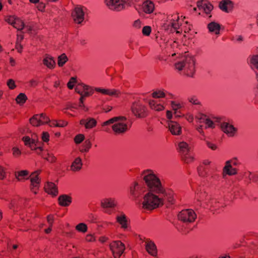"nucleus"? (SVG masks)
I'll return each instance as SVG.
<instances>
[{
	"mask_svg": "<svg viewBox=\"0 0 258 258\" xmlns=\"http://www.w3.org/2000/svg\"><path fill=\"white\" fill-rule=\"evenodd\" d=\"M142 176L143 180L150 190L157 193L163 191V188L159 178L153 170H146L144 171Z\"/></svg>",
	"mask_w": 258,
	"mask_h": 258,
	"instance_id": "1",
	"label": "nucleus"
},
{
	"mask_svg": "<svg viewBox=\"0 0 258 258\" xmlns=\"http://www.w3.org/2000/svg\"><path fill=\"white\" fill-rule=\"evenodd\" d=\"M142 208L147 210H152L163 204V200L151 191L145 194L141 201Z\"/></svg>",
	"mask_w": 258,
	"mask_h": 258,
	"instance_id": "2",
	"label": "nucleus"
},
{
	"mask_svg": "<svg viewBox=\"0 0 258 258\" xmlns=\"http://www.w3.org/2000/svg\"><path fill=\"white\" fill-rule=\"evenodd\" d=\"M196 59L192 56H187L180 62L175 63V68L178 71L184 70L186 75L193 77L195 72Z\"/></svg>",
	"mask_w": 258,
	"mask_h": 258,
	"instance_id": "3",
	"label": "nucleus"
},
{
	"mask_svg": "<svg viewBox=\"0 0 258 258\" xmlns=\"http://www.w3.org/2000/svg\"><path fill=\"white\" fill-rule=\"evenodd\" d=\"M180 25L179 16L178 14L175 13L167 15L166 20L163 25V28L169 32H173L176 31L177 33H179V31L177 30L179 28Z\"/></svg>",
	"mask_w": 258,
	"mask_h": 258,
	"instance_id": "4",
	"label": "nucleus"
},
{
	"mask_svg": "<svg viewBox=\"0 0 258 258\" xmlns=\"http://www.w3.org/2000/svg\"><path fill=\"white\" fill-rule=\"evenodd\" d=\"M126 118L123 116L114 117V134L122 135L127 132L131 127L127 124Z\"/></svg>",
	"mask_w": 258,
	"mask_h": 258,
	"instance_id": "5",
	"label": "nucleus"
},
{
	"mask_svg": "<svg viewBox=\"0 0 258 258\" xmlns=\"http://www.w3.org/2000/svg\"><path fill=\"white\" fill-rule=\"evenodd\" d=\"M131 110L134 115L138 118H144L148 115L147 107L139 101L132 103Z\"/></svg>",
	"mask_w": 258,
	"mask_h": 258,
	"instance_id": "6",
	"label": "nucleus"
},
{
	"mask_svg": "<svg viewBox=\"0 0 258 258\" xmlns=\"http://www.w3.org/2000/svg\"><path fill=\"white\" fill-rule=\"evenodd\" d=\"M87 8L81 5L76 6L72 12V18L74 22L77 24H81L85 19V12Z\"/></svg>",
	"mask_w": 258,
	"mask_h": 258,
	"instance_id": "7",
	"label": "nucleus"
},
{
	"mask_svg": "<svg viewBox=\"0 0 258 258\" xmlns=\"http://www.w3.org/2000/svg\"><path fill=\"white\" fill-rule=\"evenodd\" d=\"M178 219L184 223H192L197 218V215L191 209L181 211L178 215Z\"/></svg>",
	"mask_w": 258,
	"mask_h": 258,
	"instance_id": "8",
	"label": "nucleus"
},
{
	"mask_svg": "<svg viewBox=\"0 0 258 258\" xmlns=\"http://www.w3.org/2000/svg\"><path fill=\"white\" fill-rule=\"evenodd\" d=\"M145 191V188L141 184L135 181L130 186V194L135 200L140 197Z\"/></svg>",
	"mask_w": 258,
	"mask_h": 258,
	"instance_id": "9",
	"label": "nucleus"
},
{
	"mask_svg": "<svg viewBox=\"0 0 258 258\" xmlns=\"http://www.w3.org/2000/svg\"><path fill=\"white\" fill-rule=\"evenodd\" d=\"M116 220L124 230L126 229L130 224V220L122 212H118L116 215Z\"/></svg>",
	"mask_w": 258,
	"mask_h": 258,
	"instance_id": "10",
	"label": "nucleus"
},
{
	"mask_svg": "<svg viewBox=\"0 0 258 258\" xmlns=\"http://www.w3.org/2000/svg\"><path fill=\"white\" fill-rule=\"evenodd\" d=\"M222 131L228 137H233L235 134L237 130L234 126L227 122H223L220 124Z\"/></svg>",
	"mask_w": 258,
	"mask_h": 258,
	"instance_id": "11",
	"label": "nucleus"
},
{
	"mask_svg": "<svg viewBox=\"0 0 258 258\" xmlns=\"http://www.w3.org/2000/svg\"><path fill=\"white\" fill-rule=\"evenodd\" d=\"M75 91L81 96L85 97L89 96L93 93V89L84 84L77 86L75 88Z\"/></svg>",
	"mask_w": 258,
	"mask_h": 258,
	"instance_id": "12",
	"label": "nucleus"
},
{
	"mask_svg": "<svg viewBox=\"0 0 258 258\" xmlns=\"http://www.w3.org/2000/svg\"><path fill=\"white\" fill-rule=\"evenodd\" d=\"M123 243L117 240L114 241V258H119L125 250Z\"/></svg>",
	"mask_w": 258,
	"mask_h": 258,
	"instance_id": "13",
	"label": "nucleus"
},
{
	"mask_svg": "<svg viewBox=\"0 0 258 258\" xmlns=\"http://www.w3.org/2000/svg\"><path fill=\"white\" fill-rule=\"evenodd\" d=\"M39 173V171H37L32 173V174L30 176L31 183V190L35 194L37 193L36 190L39 186L40 179L38 177Z\"/></svg>",
	"mask_w": 258,
	"mask_h": 258,
	"instance_id": "14",
	"label": "nucleus"
},
{
	"mask_svg": "<svg viewBox=\"0 0 258 258\" xmlns=\"http://www.w3.org/2000/svg\"><path fill=\"white\" fill-rule=\"evenodd\" d=\"M132 0H114V11L120 12L130 6Z\"/></svg>",
	"mask_w": 258,
	"mask_h": 258,
	"instance_id": "15",
	"label": "nucleus"
},
{
	"mask_svg": "<svg viewBox=\"0 0 258 258\" xmlns=\"http://www.w3.org/2000/svg\"><path fill=\"white\" fill-rule=\"evenodd\" d=\"M168 128L171 133L173 135H179L181 133V127L176 121H169L168 122Z\"/></svg>",
	"mask_w": 258,
	"mask_h": 258,
	"instance_id": "16",
	"label": "nucleus"
},
{
	"mask_svg": "<svg viewBox=\"0 0 258 258\" xmlns=\"http://www.w3.org/2000/svg\"><path fill=\"white\" fill-rule=\"evenodd\" d=\"M145 247L147 252L153 256H156L157 254V250L156 246L154 242L150 240H147L145 241Z\"/></svg>",
	"mask_w": 258,
	"mask_h": 258,
	"instance_id": "17",
	"label": "nucleus"
},
{
	"mask_svg": "<svg viewBox=\"0 0 258 258\" xmlns=\"http://www.w3.org/2000/svg\"><path fill=\"white\" fill-rule=\"evenodd\" d=\"M155 9V5L153 2L147 0L143 2L142 5V10L146 14H151Z\"/></svg>",
	"mask_w": 258,
	"mask_h": 258,
	"instance_id": "18",
	"label": "nucleus"
},
{
	"mask_svg": "<svg viewBox=\"0 0 258 258\" xmlns=\"http://www.w3.org/2000/svg\"><path fill=\"white\" fill-rule=\"evenodd\" d=\"M101 207L103 211L108 214H111L112 211L113 202L111 199H104L101 201Z\"/></svg>",
	"mask_w": 258,
	"mask_h": 258,
	"instance_id": "19",
	"label": "nucleus"
},
{
	"mask_svg": "<svg viewBox=\"0 0 258 258\" xmlns=\"http://www.w3.org/2000/svg\"><path fill=\"white\" fill-rule=\"evenodd\" d=\"M209 32L215 35H219L221 29V25L215 21H212L207 25Z\"/></svg>",
	"mask_w": 258,
	"mask_h": 258,
	"instance_id": "20",
	"label": "nucleus"
},
{
	"mask_svg": "<svg viewBox=\"0 0 258 258\" xmlns=\"http://www.w3.org/2000/svg\"><path fill=\"white\" fill-rule=\"evenodd\" d=\"M160 193H162L163 195V201L166 200L170 204H173L174 203V195L172 190L170 189L164 190L163 189V191Z\"/></svg>",
	"mask_w": 258,
	"mask_h": 258,
	"instance_id": "21",
	"label": "nucleus"
},
{
	"mask_svg": "<svg viewBox=\"0 0 258 258\" xmlns=\"http://www.w3.org/2000/svg\"><path fill=\"white\" fill-rule=\"evenodd\" d=\"M219 8L226 13L231 12L233 8L232 2L230 0H224L219 4Z\"/></svg>",
	"mask_w": 258,
	"mask_h": 258,
	"instance_id": "22",
	"label": "nucleus"
},
{
	"mask_svg": "<svg viewBox=\"0 0 258 258\" xmlns=\"http://www.w3.org/2000/svg\"><path fill=\"white\" fill-rule=\"evenodd\" d=\"M45 190L46 192L55 196L57 193V188L54 183L50 182H48L45 185Z\"/></svg>",
	"mask_w": 258,
	"mask_h": 258,
	"instance_id": "23",
	"label": "nucleus"
},
{
	"mask_svg": "<svg viewBox=\"0 0 258 258\" xmlns=\"http://www.w3.org/2000/svg\"><path fill=\"white\" fill-rule=\"evenodd\" d=\"M197 7L199 9H202L207 14H210L213 9L211 4L200 1L197 2Z\"/></svg>",
	"mask_w": 258,
	"mask_h": 258,
	"instance_id": "24",
	"label": "nucleus"
},
{
	"mask_svg": "<svg viewBox=\"0 0 258 258\" xmlns=\"http://www.w3.org/2000/svg\"><path fill=\"white\" fill-rule=\"evenodd\" d=\"M59 204L63 207H68L72 203V198L67 195L60 196L58 198Z\"/></svg>",
	"mask_w": 258,
	"mask_h": 258,
	"instance_id": "25",
	"label": "nucleus"
},
{
	"mask_svg": "<svg viewBox=\"0 0 258 258\" xmlns=\"http://www.w3.org/2000/svg\"><path fill=\"white\" fill-rule=\"evenodd\" d=\"M43 64L49 69L55 68L56 63L53 57L49 55H45L43 59Z\"/></svg>",
	"mask_w": 258,
	"mask_h": 258,
	"instance_id": "26",
	"label": "nucleus"
},
{
	"mask_svg": "<svg viewBox=\"0 0 258 258\" xmlns=\"http://www.w3.org/2000/svg\"><path fill=\"white\" fill-rule=\"evenodd\" d=\"M80 124L84 125L86 128L90 129L96 126L97 122L95 119L89 118L87 119H81L80 120Z\"/></svg>",
	"mask_w": 258,
	"mask_h": 258,
	"instance_id": "27",
	"label": "nucleus"
},
{
	"mask_svg": "<svg viewBox=\"0 0 258 258\" xmlns=\"http://www.w3.org/2000/svg\"><path fill=\"white\" fill-rule=\"evenodd\" d=\"M177 150L180 155L184 154L190 151V147L188 144L185 142H180L178 144Z\"/></svg>",
	"mask_w": 258,
	"mask_h": 258,
	"instance_id": "28",
	"label": "nucleus"
},
{
	"mask_svg": "<svg viewBox=\"0 0 258 258\" xmlns=\"http://www.w3.org/2000/svg\"><path fill=\"white\" fill-rule=\"evenodd\" d=\"M82 165L83 163L81 158L80 157H77L73 162L71 166V169L73 171H79L81 169Z\"/></svg>",
	"mask_w": 258,
	"mask_h": 258,
	"instance_id": "29",
	"label": "nucleus"
},
{
	"mask_svg": "<svg viewBox=\"0 0 258 258\" xmlns=\"http://www.w3.org/2000/svg\"><path fill=\"white\" fill-rule=\"evenodd\" d=\"M237 173V170L235 168H233L230 164H226L223 169V176L226 175H233Z\"/></svg>",
	"mask_w": 258,
	"mask_h": 258,
	"instance_id": "30",
	"label": "nucleus"
},
{
	"mask_svg": "<svg viewBox=\"0 0 258 258\" xmlns=\"http://www.w3.org/2000/svg\"><path fill=\"white\" fill-rule=\"evenodd\" d=\"M197 198L198 200L201 202V206H202L204 205L205 199H206L207 201L211 200V196L210 195H208V194L205 191L197 193Z\"/></svg>",
	"mask_w": 258,
	"mask_h": 258,
	"instance_id": "31",
	"label": "nucleus"
},
{
	"mask_svg": "<svg viewBox=\"0 0 258 258\" xmlns=\"http://www.w3.org/2000/svg\"><path fill=\"white\" fill-rule=\"evenodd\" d=\"M25 145L29 146L32 150L36 149V142L35 139H31L29 137H25L23 138Z\"/></svg>",
	"mask_w": 258,
	"mask_h": 258,
	"instance_id": "32",
	"label": "nucleus"
},
{
	"mask_svg": "<svg viewBox=\"0 0 258 258\" xmlns=\"http://www.w3.org/2000/svg\"><path fill=\"white\" fill-rule=\"evenodd\" d=\"M149 105L151 109L155 111H160L164 110V109L163 105L160 103H158L154 100H150L149 102Z\"/></svg>",
	"mask_w": 258,
	"mask_h": 258,
	"instance_id": "33",
	"label": "nucleus"
},
{
	"mask_svg": "<svg viewBox=\"0 0 258 258\" xmlns=\"http://www.w3.org/2000/svg\"><path fill=\"white\" fill-rule=\"evenodd\" d=\"M16 178L19 180H22L29 178V172L27 170H21L16 173Z\"/></svg>",
	"mask_w": 258,
	"mask_h": 258,
	"instance_id": "34",
	"label": "nucleus"
},
{
	"mask_svg": "<svg viewBox=\"0 0 258 258\" xmlns=\"http://www.w3.org/2000/svg\"><path fill=\"white\" fill-rule=\"evenodd\" d=\"M181 156L182 160L187 164L192 162L194 159V155L190 151L185 154V155L184 154L181 155Z\"/></svg>",
	"mask_w": 258,
	"mask_h": 258,
	"instance_id": "35",
	"label": "nucleus"
},
{
	"mask_svg": "<svg viewBox=\"0 0 258 258\" xmlns=\"http://www.w3.org/2000/svg\"><path fill=\"white\" fill-rule=\"evenodd\" d=\"M112 123H113V118L104 122L102 124V130L105 132L109 133L110 128H113V125H110Z\"/></svg>",
	"mask_w": 258,
	"mask_h": 258,
	"instance_id": "36",
	"label": "nucleus"
},
{
	"mask_svg": "<svg viewBox=\"0 0 258 258\" xmlns=\"http://www.w3.org/2000/svg\"><path fill=\"white\" fill-rule=\"evenodd\" d=\"M40 114H35L30 119V122L33 126H38L41 124Z\"/></svg>",
	"mask_w": 258,
	"mask_h": 258,
	"instance_id": "37",
	"label": "nucleus"
},
{
	"mask_svg": "<svg viewBox=\"0 0 258 258\" xmlns=\"http://www.w3.org/2000/svg\"><path fill=\"white\" fill-rule=\"evenodd\" d=\"M217 204V200L211 198V200L207 201V200L205 199V201L204 202V205H203V207L205 208H216Z\"/></svg>",
	"mask_w": 258,
	"mask_h": 258,
	"instance_id": "38",
	"label": "nucleus"
},
{
	"mask_svg": "<svg viewBox=\"0 0 258 258\" xmlns=\"http://www.w3.org/2000/svg\"><path fill=\"white\" fill-rule=\"evenodd\" d=\"M91 147V143L89 140H86L80 148L82 153L88 152Z\"/></svg>",
	"mask_w": 258,
	"mask_h": 258,
	"instance_id": "39",
	"label": "nucleus"
},
{
	"mask_svg": "<svg viewBox=\"0 0 258 258\" xmlns=\"http://www.w3.org/2000/svg\"><path fill=\"white\" fill-rule=\"evenodd\" d=\"M76 230L81 233H84L88 230V226L84 223H80L75 226Z\"/></svg>",
	"mask_w": 258,
	"mask_h": 258,
	"instance_id": "40",
	"label": "nucleus"
},
{
	"mask_svg": "<svg viewBox=\"0 0 258 258\" xmlns=\"http://www.w3.org/2000/svg\"><path fill=\"white\" fill-rule=\"evenodd\" d=\"M14 28H16L18 30H22L25 27V24L23 21L21 19L17 18L15 21L14 24L12 25Z\"/></svg>",
	"mask_w": 258,
	"mask_h": 258,
	"instance_id": "41",
	"label": "nucleus"
},
{
	"mask_svg": "<svg viewBox=\"0 0 258 258\" xmlns=\"http://www.w3.org/2000/svg\"><path fill=\"white\" fill-rule=\"evenodd\" d=\"M217 171L216 168H211L210 170H209L210 173H208V176H210L211 179L217 180L219 179L220 177L219 175L216 172Z\"/></svg>",
	"mask_w": 258,
	"mask_h": 258,
	"instance_id": "42",
	"label": "nucleus"
},
{
	"mask_svg": "<svg viewBox=\"0 0 258 258\" xmlns=\"http://www.w3.org/2000/svg\"><path fill=\"white\" fill-rule=\"evenodd\" d=\"M68 58L67 56V55L63 53L61 55H59L58 57V65L59 67H62L64 63L68 61Z\"/></svg>",
	"mask_w": 258,
	"mask_h": 258,
	"instance_id": "43",
	"label": "nucleus"
},
{
	"mask_svg": "<svg viewBox=\"0 0 258 258\" xmlns=\"http://www.w3.org/2000/svg\"><path fill=\"white\" fill-rule=\"evenodd\" d=\"M198 172L200 176H208V172L207 171V169L203 165H201L198 167Z\"/></svg>",
	"mask_w": 258,
	"mask_h": 258,
	"instance_id": "44",
	"label": "nucleus"
},
{
	"mask_svg": "<svg viewBox=\"0 0 258 258\" xmlns=\"http://www.w3.org/2000/svg\"><path fill=\"white\" fill-rule=\"evenodd\" d=\"M27 99V97L26 95L25 94L22 93L18 95V96L16 98V101L17 103L21 104L24 103Z\"/></svg>",
	"mask_w": 258,
	"mask_h": 258,
	"instance_id": "45",
	"label": "nucleus"
},
{
	"mask_svg": "<svg viewBox=\"0 0 258 258\" xmlns=\"http://www.w3.org/2000/svg\"><path fill=\"white\" fill-rule=\"evenodd\" d=\"M164 90H157L152 93V96L154 98H161L165 96Z\"/></svg>",
	"mask_w": 258,
	"mask_h": 258,
	"instance_id": "46",
	"label": "nucleus"
},
{
	"mask_svg": "<svg viewBox=\"0 0 258 258\" xmlns=\"http://www.w3.org/2000/svg\"><path fill=\"white\" fill-rule=\"evenodd\" d=\"M189 102L194 105H200L201 102L196 96H190L187 98Z\"/></svg>",
	"mask_w": 258,
	"mask_h": 258,
	"instance_id": "47",
	"label": "nucleus"
},
{
	"mask_svg": "<svg viewBox=\"0 0 258 258\" xmlns=\"http://www.w3.org/2000/svg\"><path fill=\"white\" fill-rule=\"evenodd\" d=\"M208 116L202 113H199L196 116V119L199 123H205Z\"/></svg>",
	"mask_w": 258,
	"mask_h": 258,
	"instance_id": "48",
	"label": "nucleus"
},
{
	"mask_svg": "<svg viewBox=\"0 0 258 258\" xmlns=\"http://www.w3.org/2000/svg\"><path fill=\"white\" fill-rule=\"evenodd\" d=\"M205 123L206 124L205 128L207 127L209 128H214L215 127V123L213 121L210 119L209 117H207L206 121Z\"/></svg>",
	"mask_w": 258,
	"mask_h": 258,
	"instance_id": "49",
	"label": "nucleus"
},
{
	"mask_svg": "<svg viewBox=\"0 0 258 258\" xmlns=\"http://www.w3.org/2000/svg\"><path fill=\"white\" fill-rule=\"evenodd\" d=\"M171 106L173 110L176 111L182 107V105L175 101H171Z\"/></svg>",
	"mask_w": 258,
	"mask_h": 258,
	"instance_id": "50",
	"label": "nucleus"
},
{
	"mask_svg": "<svg viewBox=\"0 0 258 258\" xmlns=\"http://www.w3.org/2000/svg\"><path fill=\"white\" fill-rule=\"evenodd\" d=\"M40 114V117L41 119V124L48 123L50 122V119L46 116L44 114L41 113Z\"/></svg>",
	"mask_w": 258,
	"mask_h": 258,
	"instance_id": "51",
	"label": "nucleus"
},
{
	"mask_svg": "<svg viewBox=\"0 0 258 258\" xmlns=\"http://www.w3.org/2000/svg\"><path fill=\"white\" fill-rule=\"evenodd\" d=\"M225 164L227 165L230 164V165L232 166H237L239 164V163L236 158H233L231 160L227 161Z\"/></svg>",
	"mask_w": 258,
	"mask_h": 258,
	"instance_id": "52",
	"label": "nucleus"
},
{
	"mask_svg": "<svg viewBox=\"0 0 258 258\" xmlns=\"http://www.w3.org/2000/svg\"><path fill=\"white\" fill-rule=\"evenodd\" d=\"M151 32V28L150 26H145L142 29V33L144 35L149 36Z\"/></svg>",
	"mask_w": 258,
	"mask_h": 258,
	"instance_id": "53",
	"label": "nucleus"
},
{
	"mask_svg": "<svg viewBox=\"0 0 258 258\" xmlns=\"http://www.w3.org/2000/svg\"><path fill=\"white\" fill-rule=\"evenodd\" d=\"M95 90L98 92H100L102 94H108V95H112L113 94V93L108 90H106V89H101V88H96L95 89Z\"/></svg>",
	"mask_w": 258,
	"mask_h": 258,
	"instance_id": "54",
	"label": "nucleus"
},
{
	"mask_svg": "<svg viewBox=\"0 0 258 258\" xmlns=\"http://www.w3.org/2000/svg\"><path fill=\"white\" fill-rule=\"evenodd\" d=\"M17 18L15 17V16H8L6 18V21L10 24L13 25L15 22V21H16V20L17 19Z\"/></svg>",
	"mask_w": 258,
	"mask_h": 258,
	"instance_id": "55",
	"label": "nucleus"
},
{
	"mask_svg": "<svg viewBox=\"0 0 258 258\" xmlns=\"http://www.w3.org/2000/svg\"><path fill=\"white\" fill-rule=\"evenodd\" d=\"M84 140V136L82 134H79L75 138V142L76 144L81 143Z\"/></svg>",
	"mask_w": 258,
	"mask_h": 258,
	"instance_id": "56",
	"label": "nucleus"
},
{
	"mask_svg": "<svg viewBox=\"0 0 258 258\" xmlns=\"http://www.w3.org/2000/svg\"><path fill=\"white\" fill-rule=\"evenodd\" d=\"M7 84L10 89H14L16 87L15 81L13 79L8 80Z\"/></svg>",
	"mask_w": 258,
	"mask_h": 258,
	"instance_id": "57",
	"label": "nucleus"
},
{
	"mask_svg": "<svg viewBox=\"0 0 258 258\" xmlns=\"http://www.w3.org/2000/svg\"><path fill=\"white\" fill-rule=\"evenodd\" d=\"M76 82V78L74 77H72L67 84L68 88L70 89H73Z\"/></svg>",
	"mask_w": 258,
	"mask_h": 258,
	"instance_id": "58",
	"label": "nucleus"
},
{
	"mask_svg": "<svg viewBox=\"0 0 258 258\" xmlns=\"http://www.w3.org/2000/svg\"><path fill=\"white\" fill-rule=\"evenodd\" d=\"M96 238L95 236L92 234H88L86 236L85 240L87 242H93L95 241Z\"/></svg>",
	"mask_w": 258,
	"mask_h": 258,
	"instance_id": "59",
	"label": "nucleus"
},
{
	"mask_svg": "<svg viewBox=\"0 0 258 258\" xmlns=\"http://www.w3.org/2000/svg\"><path fill=\"white\" fill-rule=\"evenodd\" d=\"M46 159L50 162H54L56 161V158L52 153H48Z\"/></svg>",
	"mask_w": 258,
	"mask_h": 258,
	"instance_id": "60",
	"label": "nucleus"
},
{
	"mask_svg": "<svg viewBox=\"0 0 258 258\" xmlns=\"http://www.w3.org/2000/svg\"><path fill=\"white\" fill-rule=\"evenodd\" d=\"M12 151H13V154L15 157H18L21 154V151L17 147L13 148Z\"/></svg>",
	"mask_w": 258,
	"mask_h": 258,
	"instance_id": "61",
	"label": "nucleus"
},
{
	"mask_svg": "<svg viewBox=\"0 0 258 258\" xmlns=\"http://www.w3.org/2000/svg\"><path fill=\"white\" fill-rule=\"evenodd\" d=\"M105 5L110 9L113 8V0H103Z\"/></svg>",
	"mask_w": 258,
	"mask_h": 258,
	"instance_id": "62",
	"label": "nucleus"
},
{
	"mask_svg": "<svg viewBox=\"0 0 258 258\" xmlns=\"http://www.w3.org/2000/svg\"><path fill=\"white\" fill-rule=\"evenodd\" d=\"M206 144H207V146L209 148L212 149V150H215L217 148V146L215 144H214V143H213L212 142H210L209 141H207L206 142Z\"/></svg>",
	"mask_w": 258,
	"mask_h": 258,
	"instance_id": "63",
	"label": "nucleus"
},
{
	"mask_svg": "<svg viewBox=\"0 0 258 258\" xmlns=\"http://www.w3.org/2000/svg\"><path fill=\"white\" fill-rule=\"evenodd\" d=\"M42 140L45 142H47L49 141V134L47 132H43L42 135Z\"/></svg>",
	"mask_w": 258,
	"mask_h": 258,
	"instance_id": "64",
	"label": "nucleus"
}]
</instances>
